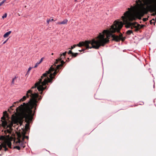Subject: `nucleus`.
I'll use <instances>...</instances> for the list:
<instances>
[{
	"instance_id": "nucleus-1",
	"label": "nucleus",
	"mask_w": 156,
	"mask_h": 156,
	"mask_svg": "<svg viewBox=\"0 0 156 156\" xmlns=\"http://www.w3.org/2000/svg\"><path fill=\"white\" fill-rule=\"evenodd\" d=\"M62 56V55L61 54L59 58L56 60L54 64L51 66L49 70L44 73L39 81L35 84L34 86L27 92L26 96H24L22 98H41L42 96L39 95V94L41 95L43 94V91L47 89L48 83H52L53 79L65 63L62 60L63 58Z\"/></svg>"
},
{
	"instance_id": "nucleus-2",
	"label": "nucleus",
	"mask_w": 156,
	"mask_h": 156,
	"mask_svg": "<svg viewBox=\"0 0 156 156\" xmlns=\"http://www.w3.org/2000/svg\"><path fill=\"white\" fill-rule=\"evenodd\" d=\"M121 18L123 22L115 20L113 24L111 26L110 30H106L112 35L111 37L112 38V40L117 42L121 40L123 41L125 39H122V34L121 33H120L119 36H118L115 34H113V33L115 32L120 33V30L122 28L123 24L125 25V27L126 28H131V29H133V27H135L134 23L129 21L132 20V19L130 17L128 11L124 13V16H122Z\"/></svg>"
},
{
	"instance_id": "nucleus-3",
	"label": "nucleus",
	"mask_w": 156,
	"mask_h": 156,
	"mask_svg": "<svg viewBox=\"0 0 156 156\" xmlns=\"http://www.w3.org/2000/svg\"><path fill=\"white\" fill-rule=\"evenodd\" d=\"M30 98V100L28 103H23V105H21L16 109L17 112L19 111L22 113L23 116L25 119V122L27 123L25 126L27 130L29 129L30 122L32 120L34 116L33 112L34 111V113H35V110L37 105V99H36L37 98ZM38 98L39 100L41 99Z\"/></svg>"
},
{
	"instance_id": "nucleus-4",
	"label": "nucleus",
	"mask_w": 156,
	"mask_h": 156,
	"mask_svg": "<svg viewBox=\"0 0 156 156\" xmlns=\"http://www.w3.org/2000/svg\"><path fill=\"white\" fill-rule=\"evenodd\" d=\"M112 35L105 30L102 33H99L96 39H93L90 41H86L85 42H80L76 45L79 47L84 46L86 47V49L94 48L98 49L101 46H104L109 42V39Z\"/></svg>"
},
{
	"instance_id": "nucleus-5",
	"label": "nucleus",
	"mask_w": 156,
	"mask_h": 156,
	"mask_svg": "<svg viewBox=\"0 0 156 156\" xmlns=\"http://www.w3.org/2000/svg\"><path fill=\"white\" fill-rule=\"evenodd\" d=\"M8 118V115L7 112L5 111L3 112V116L2 117L1 122L2 123H0V128L3 127L4 129L9 128L8 129H6L4 131V133L6 135L7 133L11 134L12 131L13 129L12 127L13 126V124H16L17 125L20 124L21 126L23 123V121L22 119L19 117L14 116L12 119V121L7 120L6 117Z\"/></svg>"
},
{
	"instance_id": "nucleus-6",
	"label": "nucleus",
	"mask_w": 156,
	"mask_h": 156,
	"mask_svg": "<svg viewBox=\"0 0 156 156\" xmlns=\"http://www.w3.org/2000/svg\"><path fill=\"white\" fill-rule=\"evenodd\" d=\"M136 3L139 5V3L142 4L136 9L134 13V17L133 20L136 18L140 19L142 17L147 13V9L151 8L153 6V2L152 0H138L136 1Z\"/></svg>"
},
{
	"instance_id": "nucleus-7",
	"label": "nucleus",
	"mask_w": 156,
	"mask_h": 156,
	"mask_svg": "<svg viewBox=\"0 0 156 156\" xmlns=\"http://www.w3.org/2000/svg\"><path fill=\"white\" fill-rule=\"evenodd\" d=\"M22 136V135L20 134L19 133L17 134V141L15 142V145H19L20 147H23L24 148L25 146L23 145V144L22 141H21L20 139Z\"/></svg>"
},
{
	"instance_id": "nucleus-8",
	"label": "nucleus",
	"mask_w": 156,
	"mask_h": 156,
	"mask_svg": "<svg viewBox=\"0 0 156 156\" xmlns=\"http://www.w3.org/2000/svg\"><path fill=\"white\" fill-rule=\"evenodd\" d=\"M9 137V136L8 135H1L0 136V141L2 143L5 142Z\"/></svg>"
},
{
	"instance_id": "nucleus-9",
	"label": "nucleus",
	"mask_w": 156,
	"mask_h": 156,
	"mask_svg": "<svg viewBox=\"0 0 156 156\" xmlns=\"http://www.w3.org/2000/svg\"><path fill=\"white\" fill-rule=\"evenodd\" d=\"M18 102H15L13 105L12 106H11L10 108H9L8 109V111L10 113H13L15 112V110H14V109L12 108L15 106V105L16 104V103H18Z\"/></svg>"
},
{
	"instance_id": "nucleus-10",
	"label": "nucleus",
	"mask_w": 156,
	"mask_h": 156,
	"mask_svg": "<svg viewBox=\"0 0 156 156\" xmlns=\"http://www.w3.org/2000/svg\"><path fill=\"white\" fill-rule=\"evenodd\" d=\"M2 143H5L8 147L10 148H12V143L10 140L9 139H8L5 142H2Z\"/></svg>"
},
{
	"instance_id": "nucleus-11",
	"label": "nucleus",
	"mask_w": 156,
	"mask_h": 156,
	"mask_svg": "<svg viewBox=\"0 0 156 156\" xmlns=\"http://www.w3.org/2000/svg\"><path fill=\"white\" fill-rule=\"evenodd\" d=\"M2 147H3L4 148V150L5 151H8V148L7 147V146H6V145L5 143H1L0 145V151L2 149Z\"/></svg>"
},
{
	"instance_id": "nucleus-12",
	"label": "nucleus",
	"mask_w": 156,
	"mask_h": 156,
	"mask_svg": "<svg viewBox=\"0 0 156 156\" xmlns=\"http://www.w3.org/2000/svg\"><path fill=\"white\" fill-rule=\"evenodd\" d=\"M134 24H135V27H133V28H135V31H138V30L140 29V25L137 23L136 22L134 23Z\"/></svg>"
},
{
	"instance_id": "nucleus-13",
	"label": "nucleus",
	"mask_w": 156,
	"mask_h": 156,
	"mask_svg": "<svg viewBox=\"0 0 156 156\" xmlns=\"http://www.w3.org/2000/svg\"><path fill=\"white\" fill-rule=\"evenodd\" d=\"M68 21V20L67 19H65L62 22L57 23V24H67Z\"/></svg>"
},
{
	"instance_id": "nucleus-14",
	"label": "nucleus",
	"mask_w": 156,
	"mask_h": 156,
	"mask_svg": "<svg viewBox=\"0 0 156 156\" xmlns=\"http://www.w3.org/2000/svg\"><path fill=\"white\" fill-rule=\"evenodd\" d=\"M79 54H80V53H72V55L71 56L72 57L71 58H70V59H72V58H75V57H76L77 55H78Z\"/></svg>"
},
{
	"instance_id": "nucleus-15",
	"label": "nucleus",
	"mask_w": 156,
	"mask_h": 156,
	"mask_svg": "<svg viewBox=\"0 0 156 156\" xmlns=\"http://www.w3.org/2000/svg\"><path fill=\"white\" fill-rule=\"evenodd\" d=\"M11 33V31H9L6 32L4 35L3 37L5 38L7 37Z\"/></svg>"
},
{
	"instance_id": "nucleus-16",
	"label": "nucleus",
	"mask_w": 156,
	"mask_h": 156,
	"mask_svg": "<svg viewBox=\"0 0 156 156\" xmlns=\"http://www.w3.org/2000/svg\"><path fill=\"white\" fill-rule=\"evenodd\" d=\"M14 149H16L18 150H20V147L19 145H16L15 146H14L13 147Z\"/></svg>"
},
{
	"instance_id": "nucleus-17",
	"label": "nucleus",
	"mask_w": 156,
	"mask_h": 156,
	"mask_svg": "<svg viewBox=\"0 0 156 156\" xmlns=\"http://www.w3.org/2000/svg\"><path fill=\"white\" fill-rule=\"evenodd\" d=\"M126 33L127 34L129 35L133 33V31L132 30H129L127 31Z\"/></svg>"
},
{
	"instance_id": "nucleus-18",
	"label": "nucleus",
	"mask_w": 156,
	"mask_h": 156,
	"mask_svg": "<svg viewBox=\"0 0 156 156\" xmlns=\"http://www.w3.org/2000/svg\"><path fill=\"white\" fill-rule=\"evenodd\" d=\"M25 138H26L27 139H28V136H25V134H24L23 135V137H22V140L23 141L24 139H25Z\"/></svg>"
},
{
	"instance_id": "nucleus-19",
	"label": "nucleus",
	"mask_w": 156,
	"mask_h": 156,
	"mask_svg": "<svg viewBox=\"0 0 156 156\" xmlns=\"http://www.w3.org/2000/svg\"><path fill=\"white\" fill-rule=\"evenodd\" d=\"M54 20L53 19H49V20H47V23H48V24H49V22H51V21H54Z\"/></svg>"
},
{
	"instance_id": "nucleus-20",
	"label": "nucleus",
	"mask_w": 156,
	"mask_h": 156,
	"mask_svg": "<svg viewBox=\"0 0 156 156\" xmlns=\"http://www.w3.org/2000/svg\"><path fill=\"white\" fill-rule=\"evenodd\" d=\"M16 77H14V78H13L12 79V82H11V84H14V82L15 81V80H16Z\"/></svg>"
},
{
	"instance_id": "nucleus-21",
	"label": "nucleus",
	"mask_w": 156,
	"mask_h": 156,
	"mask_svg": "<svg viewBox=\"0 0 156 156\" xmlns=\"http://www.w3.org/2000/svg\"><path fill=\"white\" fill-rule=\"evenodd\" d=\"M5 0H3L0 2V6L2 5V4L5 2Z\"/></svg>"
},
{
	"instance_id": "nucleus-22",
	"label": "nucleus",
	"mask_w": 156,
	"mask_h": 156,
	"mask_svg": "<svg viewBox=\"0 0 156 156\" xmlns=\"http://www.w3.org/2000/svg\"><path fill=\"white\" fill-rule=\"evenodd\" d=\"M40 64V63L39 62H37L36 64L34 66V68H36L37 67L38 65H39Z\"/></svg>"
},
{
	"instance_id": "nucleus-23",
	"label": "nucleus",
	"mask_w": 156,
	"mask_h": 156,
	"mask_svg": "<svg viewBox=\"0 0 156 156\" xmlns=\"http://www.w3.org/2000/svg\"><path fill=\"white\" fill-rule=\"evenodd\" d=\"M76 44H74L73 46H72L71 47V48H70L71 49H73L74 48H75L76 47Z\"/></svg>"
},
{
	"instance_id": "nucleus-24",
	"label": "nucleus",
	"mask_w": 156,
	"mask_h": 156,
	"mask_svg": "<svg viewBox=\"0 0 156 156\" xmlns=\"http://www.w3.org/2000/svg\"><path fill=\"white\" fill-rule=\"evenodd\" d=\"M88 49H86V47H85V48L84 49H82L81 50H79V51H84L85 50H87Z\"/></svg>"
},
{
	"instance_id": "nucleus-25",
	"label": "nucleus",
	"mask_w": 156,
	"mask_h": 156,
	"mask_svg": "<svg viewBox=\"0 0 156 156\" xmlns=\"http://www.w3.org/2000/svg\"><path fill=\"white\" fill-rule=\"evenodd\" d=\"M27 98H21V99L19 101H25Z\"/></svg>"
},
{
	"instance_id": "nucleus-26",
	"label": "nucleus",
	"mask_w": 156,
	"mask_h": 156,
	"mask_svg": "<svg viewBox=\"0 0 156 156\" xmlns=\"http://www.w3.org/2000/svg\"><path fill=\"white\" fill-rule=\"evenodd\" d=\"M73 52L71 50H69L68 52V54H71V55L72 54V53Z\"/></svg>"
},
{
	"instance_id": "nucleus-27",
	"label": "nucleus",
	"mask_w": 156,
	"mask_h": 156,
	"mask_svg": "<svg viewBox=\"0 0 156 156\" xmlns=\"http://www.w3.org/2000/svg\"><path fill=\"white\" fill-rule=\"evenodd\" d=\"M7 16V14L6 13H5L4 15H3L2 16V18L3 19H4L5 18H6V17Z\"/></svg>"
},
{
	"instance_id": "nucleus-28",
	"label": "nucleus",
	"mask_w": 156,
	"mask_h": 156,
	"mask_svg": "<svg viewBox=\"0 0 156 156\" xmlns=\"http://www.w3.org/2000/svg\"><path fill=\"white\" fill-rule=\"evenodd\" d=\"M148 19L147 18H144L143 19V21L144 22L146 21Z\"/></svg>"
},
{
	"instance_id": "nucleus-29",
	"label": "nucleus",
	"mask_w": 156,
	"mask_h": 156,
	"mask_svg": "<svg viewBox=\"0 0 156 156\" xmlns=\"http://www.w3.org/2000/svg\"><path fill=\"white\" fill-rule=\"evenodd\" d=\"M32 68L31 67H29L27 73H28L29 72L30 70Z\"/></svg>"
},
{
	"instance_id": "nucleus-30",
	"label": "nucleus",
	"mask_w": 156,
	"mask_h": 156,
	"mask_svg": "<svg viewBox=\"0 0 156 156\" xmlns=\"http://www.w3.org/2000/svg\"><path fill=\"white\" fill-rule=\"evenodd\" d=\"M144 26H145L144 25H140V29H141V28H143L144 27Z\"/></svg>"
},
{
	"instance_id": "nucleus-31",
	"label": "nucleus",
	"mask_w": 156,
	"mask_h": 156,
	"mask_svg": "<svg viewBox=\"0 0 156 156\" xmlns=\"http://www.w3.org/2000/svg\"><path fill=\"white\" fill-rule=\"evenodd\" d=\"M44 59V58H41V60H40V62H39L40 63L42 61L43 59Z\"/></svg>"
},
{
	"instance_id": "nucleus-32",
	"label": "nucleus",
	"mask_w": 156,
	"mask_h": 156,
	"mask_svg": "<svg viewBox=\"0 0 156 156\" xmlns=\"http://www.w3.org/2000/svg\"><path fill=\"white\" fill-rule=\"evenodd\" d=\"M66 51L65 52H64V53H63V54H62V55H63V56H65V55H66Z\"/></svg>"
},
{
	"instance_id": "nucleus-33",
	"label": "nucleus",
	"mask_w": 156,
	"mask_h": 156,
	"mask_svg": "<svg viewBox=\"0 0 156 156\" xmlns=\"http://www.w3.org/2000/svg\"><path fill=\"white\" fill-rule=\"evenodd\" d=\"M8 40V39H7L3 43V44H5L6 42V41H7Z\"/></svg>"
},
{
	"instance_id": "nucleus-34",
	"label": "nucleus",
	"mask_w": 156,
	"mask_h": 156,
	"mask_svg": "<svg viewBox=\"0 0 156 156\" xmlns=\"http://www.w3.org/2000/svg\"><path fill=\"white\" fill-rule=\"evenodd\" d=\"M152 20H151L150 21V23L151 24H152L153 23L152 22Z\"/></svg>"
},
{
	"instance_id": "nucleus-35",
	"label": "nucleus",
	"mask_w": 156,
	"mask_h": 156,
	"mask_svg": "<svg viewBox=\"0 0 156 156\" xmlns=\"http://www.w3.org/2000/svg\"><path fill=\"white\" fill-rule=\"evenodd\" d=\"M51 55H53V53H52L51 54Z\"/></svg>"
},
{
	"instance_id": "nucleus-36",
	"label": "nucleus",
	"mask_w": 156,
	"mask_h": 156,
	"mask_svg": "<svg viewBox=\"0 0 156 156\" xmlns=\"http://www.w3.org/2000/svg\"><path fill=\"white\" fill-rule=\"evenodd\" d=\"M69 59V58H67V59Z\"/></svg>"
},
{
	"instance_id": "nucleus-37",
	"label": "nucleus",
	"mask_w": 156,
	"mask_h": 156,
	"mask_svg": "<svg viewBox=\"0 0 156 156\" xmlns=\"http://www.w3.org/2000/svg\"><path fill=\"white\" fill-rule=\"evenodd\" d=\"M153 21H154V19H153Z\"/></svg>"
},
{
	"instance_id": "nucleus-38",
	"label": "nucleus",
	"mask_w": 156,
	"mask_h": 156,
	"mask_svg": "<svg viewBox=\"0 0 156 156\" xmlns=\"http://www.w3.org/2000/svg\"><path fill=\"white\" fill-rule=\"evenodd\" d=\"M14 142H15V140H14Z\"/></svg>"
},
{
	"instance_id": "nucleus-39",
	"label": "nucleus",
	"mask_w": 156,
	"mask_h": 156,
	"mask_svg": "<svg viewBox=\"0 0 156 156\" xmlns=\"http://www.w3.org/2000/svg\"><path fill=\"white\" fill-rule=\"evenodd\" d=\"M0 156H2L1 154H0Z\"/></svg>"
},
{
	"instance_id": "nucleus-40",
	"label": "nucleus",
	"mask_w": 156,
	"mask_h": 156,
	"mask_svg": "<svg viewBox=\"0 0 156 156\" xmlns=\"http://www.w3.org/2000/svg\"><path fill=\"white\" fill-rule=\"evenodd\" d=\"M0 143H1V142H0Z\"/></svg>"
}]
</instances>
